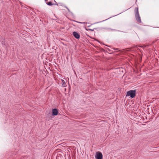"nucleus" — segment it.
Listing matches in <instances>:
<instances>
[{
	"label": "nucleus",
	"mask_w": 159,
	"mask_h": 159,
	"mask_svg": "<svg viewBox=\"0 0 159 159\" xmlns=\"http://www.w3.org/2000/svg\"><path fill=\"white\" fill-rule=\"evenodd\" d=\"M95 158L96 159H102V153L99 152H97Z\"/></svg>",
	"instance_id": "7ed1b4c3"
},
{
	"label": "nucleus",
	"mask_w": 159,
	"mask_h": 159,
	"mask_svg": "<svg viewBox=\"0 0 159 159\" xmlns=\"http://www.w3.org/2000/svg\"><path fill=\"white\" fill-rule=\"evenodd\" d=\"M135 16L136 20L138 23L141 22L140 17L139 15L138 8L137 7L135 8L134 9Z\"/></svg>",
	"instance_id": "f257e3e1"
},
{
	"label": "nucleus",
	"mask_w": 159,
	"mask_h": 159,
	"mask_svg": "<svg viewBox=\"0 0 159 159\" xmlns=\"http://www.w3.org/2000/svg\"><path fill=\"white\" fill-rule=\"evenodd\" d=\"M73 35L74 37L77 39H79L80 37V35L76 32H74L73 33Z\"/></svg>",
	"instance_id": "20e7f679"
},
{
	"label": "nucleus",
	"mask_w": 159,
	"mask_h": 159,
	"mask_svg": "<svg viewBox=\"0 0 159 159\" xmlns=\"http://www.w3.org/2000/svg\"><path fill=\"white\" fill-rule=\"evenodd\" d=\"M114 49L115 50H118V48H114Z\"/></svg>",
	"instance_id": "0eeeda50"
},
{
	"label": "nucleus",
	"mask_w": 159,
	"mask_h": 159,
	"mask_svg": "<svg viewBox=\"0 0 159 159\" xmlns=\"http://www.w3.org/2000/svg\"><path fill=\"white\" fill-rule=\"evenodd\" d=\"M58 111L56 109H53L52 110V115L53 116H57L58 114Z\"/></svg>",
	"instance_id": "39448f33"
},
{
	"label": "nucleus",
	"mask_w": 159,
	"mask_h": 159,
	"mask_svg": "<svg viewBox=\"0 0 159 159\" xmlns=\"http://www.w3.org/2000/svg\"><path fill=\"white\" fill-rule=\"evenodd\" d=\"M136 94V90H130L128 91L127 93L126 96H130L131 98H133L135 97Z\"/></svg>",
	"instance_id": "f03ea898"
},
{
	"label": "nucleus",
	"mask_w": 159,
	"mask_h": 159,
	"mask_svg": "<svg viewBox=\"0 0 159 159\" xmlns=\"http://www.w3.org/2000/svg\"><path fill=\"white\" fill-rule=\"evenodd\" d=\"M78 22L79 23H83L81 22Z\"/></svg>",
	"instance_id": "6e6552de"
},
{
	"label": "nucleus",
	"mask_w": 159,
	"mask_h": 159,
	"mask_svg": "<svg viewBox=\"0 0 159 159\" xmlns=\"http://www.w3.org/2000/svg\"><path fill=\"white\" fill-rule=\"evenodd\" d=\"M61 83L62 84V86H63V87L66 86V83L65 82V81L63 80H61Z\"/></svg>",
	"instance_id": "423d86ee"
}]
</instances>
